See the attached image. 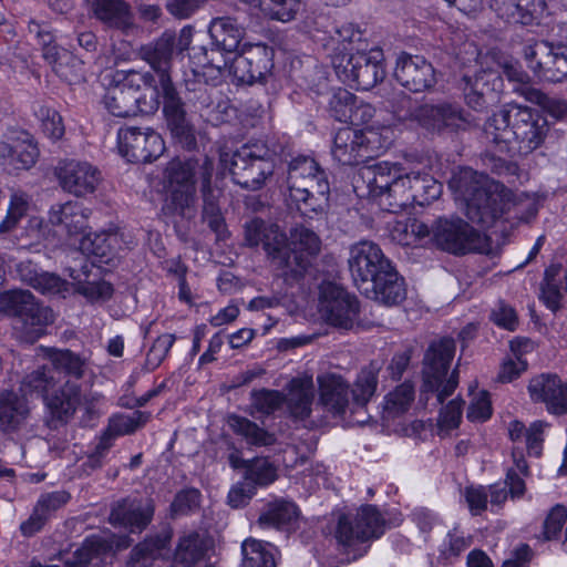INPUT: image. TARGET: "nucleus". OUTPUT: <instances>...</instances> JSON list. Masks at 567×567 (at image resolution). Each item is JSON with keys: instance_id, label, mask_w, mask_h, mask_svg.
<instances>
[{"instance_id": "obj_1", "label": "nucleus", "mask_w": 567, "mask_h": 567, "mask_svg": "<svg viewBox=\"0 0 567 567\" xmlns=\"http://www.w3.org/2000/svg\"><path fill=\"white\" fill-rule=\"evenodd\" d=\"M549 126L538 112L518 104H507L487 118L484 135L501 153L527 155L538 148Z\"/></svg>"}, {"instance_id": "obj_2", "label": "nucleus", "mask_w": 567, "mask_h": 567, "mask_svg": "<svg viewBox=\"0 0 567 567\" xmlns=\"http://www.w3.org/2000/svg\"><path fill=\"white\" fill-rule=\"evenodd\" d=\"M454 198L467 218L491 227L505 212V204L489 178L470 167L461 168L449 182Z\"/></svg>"}, {"instance_id": "obj_3", "label": "nucleus", "mask_w": 567, "mask_h": 567, "mask_svg": "<svg viewBox=\"0 0 567 567\" xmlns=\"http://www.w3.org/2000/svg\"><path fill=\"white\" fill-rule=\"evenodd\" d=\"M281 151L272 140H250L233 153H223L220 159L237 185L258 190L272 176Z\"/></svg>"}, {"instance_id": "obj_4", "label": "nucleus", "mask_w": 567, "mask_h": 567, "mask_svg": "<svg viewBox=\"0 0 567 567\" xmlns=\"http://www.w3.org/2000/svg\"><path fill=\"white\" fill-rule=\"evenodd\" d=\"M289 198L301 215L312 218L328 206L330 185L326 172L311 157L298 156L288 165Z\"/></svg>"}, {"instance_id": "obj_5", "label": "nucleus", "mask_w": 567, "mask_h": 567, "mask_svg": "<svg viewBox=\"0 0 567 567\" xmlns=\"http://www.w3.org/2000/svg\"><path fill=\"white\" fill-rule=\"evenodd\" d=\"M0 313L12 318L16 337L25 343H34L54 321L52 310L24 289H12L0 293Z\"/></svg>"}, {"instance_id": "obj_6", "label": "nucleus", "mask_w": 567, "mask_h": 567, "mask_svg": "<svg viewBox=\"0 0 567 567\" xmlns=\"http://www.w3.org/2000/svg\"><path fill=\"white\" fill-rule=\"evenodd\" d=\"M193 159H173L165 169L167 195L162 206L166 217L192 220L196 216L195 168Z\"/></svg>"}, {"instance_id": "obj_7", "label": "nucleus", "mask_w": 567, "mask_h": 567, "mask_svg": "<svg viewBox=\"0 0 567 567\" xmlns=\"http://www.w3.org/2000/svg\"><path fill=\"white\" fill-rule=\"evenodd\" d=\"M332 64L339 80L357 90H370L385 76L381 49L337 54Z\"/></svg>"}, {"instance_id": "obj_8", "label": "nucleus", "mask_w": 567, "mask_h": 567, "mask_svg": "<svg viewBox=\"0 0 567 567\" xmlns=\"http://www.w3.org/2000/svg\"><path fill=\"white\" fill-rule=\"evenodd\" d=\"M454 353V340L443 338L430 344L423 359L424 391L435 393L437 403L440 404H442L447 396L452 395L458 384L456 370L446 379Z\"/></svg>"}, {"instance_id": "obj_9", "label": "nucleus", "mask_w": 567, "mask_h": 567, "mask_svg": "<svg viewBox=\"0 0 567 567\" xmlns=\"http://www.w3.org/2000/svg\"><path fill=\"white\" fill-rule=\"evenodd\" d=\"M103 399L102 393L91 390L82 392L78 382L68 380L45 399V405L50 413L48 425L56 429L59 425L68 423L78 408L83 409L90 417L96 416L100 413Z\"/></svg>"}, {"instance_id": "obj_10", "label": "nucleus", "mask_w": 567, "mask_h": 567, "mask_svg": "<svg viewBox=\"0 0 567 567\" xmlns=\"http://www.w3.org/2000/svg\"><path fill=\"white\" fill-rule=\"evenodd\" d=\"M245 241L250 247L261 244L268 259L277 269L288 268V271L298 274L307 264L305 259L295 257L297 266H292L288 238L278 225L259 218L251 219L245 224Z\"/></svg>"}, {"instance_id": "obj_11", "label": "nucleus", "mask_w": 567, "mask_h": 567, "mask_svg": "<svg viewBox=\"0 0 567 567\" xmlns=\"http://www.w3.org/2000/svg\"><path fill=\"white\" fill-rule=\"evenodd\" d=\"M274 50L264 43L245 44L230 64L226 60L215 63L214 59L204 64L215 68L219 73L228 68L229 73L239 83L252 84L260 82L274 68Z\"/></svg>"}, {"instance_id": "obj_12", "label": "nucleus", "mask_w": 567, "mask_h": 567, "mask_svg": "<svg viewBox=\"0 0 567 567\" xmlns=\"http://www.w3.org/2000/svg\"><path fill=\"white\" fill-rule=\"evenodd\" d=\"M385 519L373 505L361 506L354 516L342 515L336 529V538L347 551L357 550L384 534Z\"/></svg>"}, {"instance_id": "obj_13", "label": "nucleus", "mask_w": 567, "mask_h": 567, "mask_svg": "<svg viewBox=\"0 0 567 567\" xmlns=\"http://www.w3.org/2000/svg\"><path fill=\"white\" fill-rule=\"evenodd\" d=\"M528 68L549 82L567 80V45L546 40L528 42L523 49Z\"/></svg>"}, {"instance_id": "obj_14", "label": "nucleus", "mask_w": 567, "mask_h": 567, "mask_svg": "<svg viewBox=\"0 0 567 567\" xmlns=\"http://www.w3.org/2000/svg\"><path fill=\"white\" fill-rule=\"evenodd\" d=\"M117 143L121 155L132 163H151L165 150L162 136L152 127H122Z\"/></svg>"}, {"instance_id": "obj_15", "label": "nucleus", "mask_w": 567, "mask_h": 567, "mask_svg": "<svg viewBox=\"0 0 567 567\" xmlns=\"http://www.w3.org/2000/svg\"><path fill=\"white\" fill-rule=\"evenodd\" d=\"M320 312L324 320L337 328L350 330L357 323L359 300L342 287L327 282L321 287Z\"/></svg>"}, {"instance_id": "obj_16", "label": "nucleus", "mask_w": 567, "mask_h": 567, "mask_svg": "<svg viewBox=\"0 0 567 567\" xmlns=\"http://www.w3.org/2000/svg\"><path fill=\"white\" fill-rule=\"evenodd\" d=\"M33 406L27 396L13 390L0 391V434L19 439L34 430Z\"/></svg>"}, {"instance_id": "obj_17", "label": "nucleus", "mask_w": 567, "mask_h": 567, "mask_svg": "<svg viewBox=\"0 0 567 567\" xmlns=\"http://www.w3.org/2000/svg\"><path fill=\"white\" fill-rule=\"evenodd\" d=\"M433 238L441 249L454 255H464L481 246L478 231L460 217L439 218L433 226Z\"/></svg>"}, {"instance_id": "obj_18", "label": "nucleus", "mask_w": 567, "mask_h": 567, "mask_svg": "<svg viewBox=\"0 0 567 567\" xmlns=\"http://www.w3.org/2000/svg\"><path fill=\"white\" fill-rule=\"evenodd\" d=\"M348 264L359 290L371 285L372 279L392 266L379 245L370 240H362L350 247Z\"/></svg>"}, {"instance_id": "obj_19", "label": "nucleus", "mask_w": 567, "mask_h": 567, "mask_svg": "<svg viewBox=\"0 0 567 567\" xmlns=\"http://www.w3.org/2000/svg\"><path fill=\"white\" fill-rule=\"evenodd\" d=\"M161 93L164 117L173 138L187 150L195 147V127L187 116L185 103L179 96L177 89L164 80Z\"/></svg>"}, {"instance_id": "obj_20", "label": "nucleus", "mask_w": 567, "mask_h": 567, "mask_svg": "<svg viewBox=\"0 0 567 567\" xmlns=\"http://www.w3.org/2000/svg\"><path fill=\"white\" fill-rule=\"evenodd\" d=\"M372 132L365 133L353 127L340 128L333 138L332 157L340 165L354 166L374 156Z\"/></svg>"}, {"instance_id": "obj_21", "label": "nucleus", "mask_w": 567, "mask_h": 567, "mask_svg": "<svg viewBox=\"0 0 567 567\" xmlns=\"http://www.w3.org/2000/svg\"><path fill=\"white\" fill-rule=\"evenodd\" d=\"M55 174L62 189L76 197L92 194L101 182V172L85 161H62Z\"/></svg>"}, {"instance_id": "obj_22", "label": "nucleus", "mask_w": 567, "mask_h": 567, "mask_svg": "<svg viewBox=\"0 0 567 567\" xmlns=\"http://www.w3.org/2000/svg\"><path fill=\"white\" fill-rule=\"evenodd\" d=\"M462 82L465 102L474 111L482 112L498 102L503 80L496 72L482 70L473 76L464 74Z\"/></svg>"}, {"instance_id": "obj_23", "label": "nucleus", "mask_w": 567, "mask_h": 567, "mask_svg": "<svg viewBox=\"0 0 567 567\" xmlns=\"http://www.w3.org/2000/svg\"><path fill=\"white\" fill-rule=\"evenodd\" d=\"M0 141V164L14 171L30 169L40 151L33 136L25 131H11Z\"/></svg>"}, {"instance_id": "obj_24", "label": "nucleus", "mask_w": 567, "mask_h": 567, "mask_svg": "<svg viewBox=\"0 0 567 567\" xmlns=\"http://www.w3.org/2000/svg\"><path fill=\"white\" fill-rule=\"evenodd\" d=\"M396 81L412 92H423L436 83L435 71L421 55L402 53L394 70Z\"/></svg>"}, {"instance_id": "obj_25", "label": "nucleus", "mask_w": 567, "mask_h": 567, "mask_svg": "<svg viewBox=\"0 0 567 567\" xmlns=\"http://www.w3.org/2000/svg\"><path fill=\"white\" fill-rule=\"evenodd\" d=\"M528 393L534 402L545 403L554 415L567 414V383L557 374L542 373L530 379Z\"/></svg>"}, {"instance_id": "obj_26", "label": "nucleus", "mask_w": 567, "mask_h": 567, "mask_svg": "<svg viewBox=\"0 0 567 567\" xmlns=\"http://www.w3.org/2000/svg\"><path fill=\"white\" fill-rule=\"evenodd\" d=\"M176 34L165 31L157 39L142 45L138 50V56L150 64L158 75L161 90H163L164 80L169 85H174L169 71L176 47Z\"/></svg>"}, {"instance_id": "obj_27", "label": "nucleus", "mask_w": 567, "mask_h": 567, "mask_svg": "<svg viewBox=\"0 0 567 567\" xmlns=\"http://www.w3.org/2000/svg\"><path fill=\"white\" fill-rule=\"evenodd\" d=\"M420 125L429 131L441 132L444 128L461 130L470 123L467 114L456 105H421L413 113Z\"/></svg>"}, {"instance_id": "obj_28", "label": "nucleus", "mask_w": 567, "mask_h": 567, "mask_svg": "<svg viewBox=\"0 0 567 567\" xmlns=\"http://www.w3.org/2000/svg\"><path fill=\"white\" fill-rule=\"evenodd\" d=\"M155 512L154 502L123 499L116 503L110 513V523L113 526L127 528L131 533L143 532L152 522Z\"/></svg>"}, {"instance_id": "obj_29", "label": "nucleus", "mask_w": 567, "mask_h": 567, "mask_svg": "<svg viewBox=\"0 0 567 567\" xmlns=\"http://www.w3.org/2000/svg\"><path fill=\"white\" fill-rule=\"evenodd\" d=\"M496 17L509 24L530 25L546 9L544 0H488Z\"/></svg>"}, {"instance_id": "obj_30", "label": "nucleus", "mask_w": 567, "mask_h": 567, "mask_svg": "<svg viewBox=\"0 0 567 567\" xmlns=\"http://www.w3.org/2000/svg\"><path fill=\"white\" fill-rule=\"evenodd\" d=\"M91 210L78 202L55 205L49 213V221L55 231L66 237L84 235Z\"/></svg>"}, {"instance_id": "obj_31", "label": "nucleus", "mask_w": 567, "mask_h": 567, "mask_svg": "<svg viewBox=\"0 0 567 567\" xmlns=\"http://www.w3.org/2000/svg\"><path fill=\"white\" fill-rule=\"evenodd\" d=\"M360 291L386 306L398 305L406 296L404 280L393 266L381 271L378 277L371 280V285L363 286Z\"/></svg>"}, {"instance_id": "obj_32", "label": "nucleus", "mask_w": 567, "mask_h": 567, "mask_svg": "<svg viewBox=\"0 0 567 567\" xmlns=\"http://www.w3.org/2000/svg\"><path fill=\"white\" fill-rule=\"evenodd\" d=\"M92 12L105 27L128 33L134 28V14L124 0H92Z\"/></svg>"}, {"instance_id": "obj_33", "label": "nucleus", "mask_w": 567, "mask_h": 567, "mask_svg": "<svg viewBox=\"0 0 567 567\" xmlns=\"http://www.w3.org/2000/svg\"><path fill=\"white\" fill-rule=\"evenodd\" d=\"M92 265L86 258L81 257L80 268L69 267V276L73 279L74 291L83 296L87 302H105L113 296V286L105 281H89Z\"/></svg>"}, {"instance_id": "obj_34", "label": "nucleus", "mask_w": 567, "mask_h": 567, "mask_svg": "<svg viewBox=\"0 0 567 567\" xmlns=\"http://www.w3.org/2000/svg\"><path fill=\"white\" fill-rule=\"evenodd\" d=\"M290 244L293 247L292 249L289 247L292 266H297L293 260L295 257L305 259L307 264L298 274L288 271V268L279 270L282 276L298 278L302 276L310 266V259L320 252L321 239L312 229L303 225H297L290 230Z\"/></svg>"}, {"instance_id": "obj_35", "label": "nucleus", "mask_w": 567, "mask_h": 567, "mask_svg": "<svg viewBox=\"0 0 567 567\" xmlns=\"http://www.w3.org/2000/svg\"><path fill=\"white\" fill-rule=\"evenodd\" d=\"M208 32L214 49L219 52L235 53L245 35V28L236 18L229 16L212 19Z\"/></svg>"}, {"instance_id": "obj_36", "label": "nucleus", "mask_w": 567, "mask_h": 567, "mask_svg": "<svg viewBox=\"0 0 567 567\" xmlns=\"http://www.w3.org/2000/svg\"><path fill=\"white\" fill-rule=\"evenodd\" d=\"M320 403L333 414H343L349 405V384L337 373H322L317 377Z\"/></svg>"}, {"instance_id": "obj_37", "label": "nucleus", "mask_w": 567, "mask_h": 567, "mask_svg": "<svg viewBox=\"0 0 567 567\" xmlns=\"http://www.w3.org/2000/svg\"><path fill=\"white\" fill-rule=\"evenodd\" d=\"M285 403L289 415L296 420H305L311 414L315 386L311 377L293 378L287 385Z\"/></svg>"}, {"instance_id": "obj_38", "label": "nucleus", "mask_w": 567, "mask_h": 567, "mask_svg": "<svg viewBox=\"0 0 567 567\" xmlns=\"http://www.w3.org/2000/svg\"><path fill=\"white\" fill-rule=\"evenodd\" d=\"M212 169V163L206 159L202 174L203 219L217 235V238H221L225 233V221L218 204L220 190L210 185Z\"/></svg>"}, {"instance_id": "obj_39", "label": "nucleus", "mask_w": 567, "mask_h": 567, "mask_svg": "<svg viewBox=\"0 0 567 567\" xmlns=\"http://www.w3.org/2000/svg\"><path fill=\"white\" fill-rule=\"evenodd\" d=\"M172 535V529L166 527L157 535L137 544L131 551L126 563L127 567H148L159 556L161 550L167 547Z\"/></svg>"}, {"instance_id": "obj_40", "label": "nucleus", "mask_w": 567, "mask_h": 567, "mask_svg": "<svg viewBox=\"0 0 567 567\" xmlns=\"http://www.w3.org/2000/svg\"><path fill=\"white\" fill-rule=\"evenodd\" d=\"M113 549L111 542L101 536H91L65 561V567H87L99 565L103 557L110 555Z\"/></svg>"}, {"instance_id": "obj_41", "label": "nucleus", "mask_w": 567, "mask_h": 567, "mask_svg": "<svg viewBox=\"0 0 567 567\" xmlns=\"http://www.w3.org/2000/svg\"><path fill=\"white\" fill-rule=\"evenodd\" d=\"M227 424L233 432L241 436L249 446H270L276 442L275 434L245 416L236 414L229 415Z\"/></svg>"}, {"instance_id": "obj_42", "label": "nucleus", "mask_w": 567, "mask_h": 567, "mask_svg": "<svg viewBox=\"0 0 567 567\" xmlns=\"http://www.w3.org/2000/svg\"><path fill=\"white\" fill-rule=\"evenodd\" d=\"M299 517V511L295 503L276 501L270 503L267 509L259 516L258 524L262 527L277 529H290Z\"/></svg>"}, {"instance_id": "obj_43", "label": "nucleus", "mask_w": 567, "mask_h": 567, "mask_svg": "<svg viewBox=\"0 0 567 567\" xmlns=\"http://www.w3.org/2000/svg\"><path fill=\"white\" fill-rule=\"evenodd\" d=\"M380 370V363L377 361H371L358 373V377L351 389L352 404L355 408H364L374 395L378 386Z\"/></svg>"}, {"instance_id": "obj_44", "label": "nucleus", "mask_w": 567, "mask_h": 567, "mask_svg": "<svg viewBox=\"0 0 567 567\" xmlns=\"http://www.w3.org/2000/svg\"><path fill=\"white\" fill-rule=\"evenodd\" d=\"M399 169L400 167L398 165L383 162L369 166L363 171L362 176L368 182L370 194L379 198L380 205L381 200L384 199L389 192Z\"/></svg>"}, {"instance_id": "obj_45", "label": "nucleus", "mask_w": 567, "mask_h": 567, "mask_svg": "<svg viewBox=\"0 0 567 567\" xmlns=\"http://www.w3.org/2000/svg\"><path fill=\"white\" fill-rule=\"evenodd\" d=\"M137 96L133 91H128L112 84L106 90L103 97V104L110 114L116 117H128L138 114L136 104Z\"/></svg>"}, {"instance_id": "obj_46", "label": "nucleus", "mask_w": 567, "mask_h": 567, "mask_svg": "<svg viewBox=\"0 0 567 567\" xmlns=\"http://www.w3.org/2000/svg\"><path fill=\"white\" fill-rule=\"evenodd\" d=\"M410 172H403L400 167L394 181L391 184L381 206L390 213H399L412 205V195L410 189Z\"/></svg>"}, {"instance_id": "obj_47", "label": "nucleus", "mask_w": 567, "mask_h": 567, "mask_svg": "<svg viewBox=\"0 0 567 567\" xmlns=\"http://www.w3.org/2000/svg\"><path fill=\"white\" fill-rule=\"evenodd\" d=\"M207 546L198 533H189L179 538L174 554L175 567H193L204 558Z\"/></svg>"}, {"instance_id": "obj_48", "label": "nucleus", "mask_w": 567, "mask_h": 567, "mask_svg": "<svg viewBox=\"0 0 567 567\" xmlns=\"http://www.w3.org/2000/svg\"><path fill=\"white\" fill-rule=\"evenodd\" d=\"M48 358L51 362L50 367L53 371L65 374L72 378V381H78L83 378L86 362L78 353L72 352L69 349H50Z\"/></svg>"}, {"instance_id": "obj_49", "label": "nucleus", "mask_w": 567, "mask_h": 567, "mask_svg": "<svg viewBox=\"0 0 567 567\" xmlns=\"http://www.w3.org/2000/svg\"><path fill=\"white\" fill-rule=\"evenodd\" d=\"M241 564L240 567H276L274 547L255 538H248L241 544Z\"/></svg>"}, {"instance_id": "obj_50", "label": "nucleus", "mask_w": 567, "mask_h": 567, "mask_svg": "<svg viewBox=\"0 0 567 567\" xmlns=\"http://www.w3.org/2000/svg\"><path fill=\"white\" fill-rule=\"evenodd\" d=\"M410 182L412 205H429L441 195L442 185L427 173L412 171Z\"/></svg>"}, {"instance_id": "obj_51", "label": "nucleus", "mask_w": 567, "mask_h": 567, "mask_svg": "<svg viewBox=\"0 0 567 567\" xmlns=\"http://www.w3.org/2000/svg\"><path fill=\"white\" fill-rule=\"evenodd\" d=\"M56 381L52 373V369L48 365H42L35 370L27 373L20 382V394H40L47 399L50 396L48 393L54 389Z\"/></svg>"}, {"instance_id": "obj_52", "label": "nucleus", "mask_w": 567, "mask_h": 567, "mask_svg": "<svg viewBox=\"0 0 567 567\" xmlns=\"http://www.w3.org/2000/svg\"><path fill=\"white\" fill-rule=\"evenodd\" d=\"M561 264L549 265L544 272V279L540 285L542 300L548 309L557 312L561 308L563 293L560 291Z\"/></svg>"}, {"instance_id": "obj_53", "label": "nucleus", "mask_w": 567, "mask_h": 567, "mask_svg": "<svg viewBox=\"0 0 567 567\" xmlns=\"http://www.w3.org/2000/svg\"><path fill=\"white\" fill-rule=\"evenodd\" d=\"M278 477L277 467L268 457H255L249 460V464L244 472V478L252 483V487H265L272 484Z\"/></svg>"}, {"instance_id": "obj_54", "label": "nucleus", "mask_w": 567, "mask_h": 567, "mask_svg": "<svg viewBox=\"0 0 567 567\" xmlns=\"http://www.w3.org/2000/svg\"><path fill=\"white\" fill-rule=\"evenodd\" d=\"M30 208V196L23 190H13L10 196L6 218L0 223V233L11 231L27 215Z\"/></svg>"}, {"instance_id": "obj_55", "label": "nucleus", "mask_w": 567, "mask_h": 567, "mask_svg": "<svg viewBox=\"0 0 567 567\" xmlns=\"http://www.w3.org/2000/svg\"><path fill=\"white\" fill-rule=\"evenodd\" d=\"M150 416V413L138 410L130 414L114 415L110 420L107 432L113 436L132 434L145 425Z\"/></svg>"}, {"instance_id": "obj_56", "label": "nucleus", "mask_w": 567, "mask_h": 567, "mask_svg": "<svg viewBox=\"0 0 567 567\" xmlns=\"http://www.w3.org/2000/svg\"><path fill=\"white\" fill-rule=\"evenodd\" d=\"M415 390L411 382H403L385 396V411L393 416L408 411L414 400Z\"/></svg>"}, {"instance_id": "obj_57", "label": "nucleus", "mask_w": 567, "mask_h": 567, "mask_svg": "<svg viewBox=\"0 0 567 567\" xmlns=\"http://www.w3.org/2000/svg\"><path fill=\"white\" fill-rule=\"evenodd\" d=\"M357 96L346 89L339 87L333 91L329 101V112L339 122L348 123Z\"/></svg>"}, {"instance_id": "obj_58", "label": "nucleus", "mask_w": 567, "mask_h": 567, "mask_svg": "<svg viewBox=\"0 0 567 567\" xmlns=\"http://www.w3.org/2000/svg\"><path fill=\"white\" fill-rule=\"evenodd\" d=\"M34 115L41 122L44 134L53 140H59L64 134V126L61 115L53 109L38 104L34 106Z\"/></svg>"}, {"instance_id": "obj_59", "label": "nucleus", "mask_w": 567, "mask_h": 567, "mask_svg": "<svg viewBox=\"0 0 567 567\" xmlns=\"http://www.w3.org/2000/svg\"><path fill=\"white\" fill-rule=\"evenodd\" d=\"M116 238L113 235L107 234H95L91 236H84L81 240L80 248L86 254H91L101 258L103 261H107L113 250V241Z\"/></svg>"}, {"instance_id": "obj_60", "label": "nucleus", "mask_w": 567, "mask_h": 567, "mask_svg": "<svg viewBox=\"0 0 567 567\" xmlns=\"http://www.w3.org/2000/svg\"><path fill=\"white\" fill-rule=\"evenodd\" d=\"M285 403V394L277 390L261 389L251 393L252 406L262 414H272Z\"/></svg>"}, {"instance_id": "obj_61", "label": "nucleus", "mask_w": 567, "mask_h": 567, "mask_svg": "<svg viewBox=\"0 0 567 567\" xmlns=\"http://www.w3.org/2000/svg\"><path fill=\"white\" fill-rule=\"evenodd\" d=\"M154 81V75L152 73H141L134 70L116 71L113 75L114 85L124 89V91H133L135 96H137L142 84L152 86Z\"/></svg>"}, {"instance_id": "obj_62", "label": "nucleus", "mask_w": 567, "mask_h": 567, "mask_svg": "<svg viewBox=\"0 0 567 567\" xmlns=\"http://www.w3.org/2000/svg\"><path fill=\"white\" fill-rule=\"evenodd\" d=\"M514 467H511L506 474V484L509 487V494L514 497H519L525 493V482L522 477L528 476V465L523 455H518L517 451H513Z\"/></svg>"}, {"instance_id": "obj_63", "label": "nucleus", "mask_w": 567, "mask_h": 567, "mask_svg": "<svg viewBox=\"0 0 567 567\" xmlns=\"http://www.w3.org/2000/svg\"><path fill=\"white\" fill-rule=\"evenodd\" d=\"M272 20L289 22L296 19L302 8L301 0H264Z\"/></svg>"}, {"instance_id": "obj_64", "label": "nucleus", "mask_w": 567, "mask_h": 567, "mask_svg": "<svg viewBox=\"0 0 567 567\" xmlns=\"http://www.w3.org/2000/svg\"><path fill=\"white\" fill-rule=\"evenodd\" d=\"M472 544V537L464 536L457 528L450 530L439 547L440 555L444 559L460 556Z\"/></svg>"}]
</instances>
